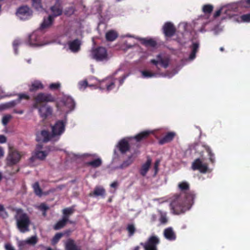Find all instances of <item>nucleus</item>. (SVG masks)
Here are the masks:
<instances>
[{
	"label": "nucleus",
	"instance_id": "obj_1",
	"mask_svg": "<svg viewBox=\"0 0 250 250\" xmlns=\"http://www.w3.org/2000/svg\"><path fill=\"white\" fill-rule=\"evenodd\" d=\"M120 71V70H119L112 76L108 77L101 81L98 80L95 78H92L89 79L88 82L86 80L80 81L78 83L79 89L81 91H83L87 86H89L93 87L94 88H98L101 90L109 92L116 87L119 88L123 83L125 79L129 75V73L124 74L119 78L115 77L116 74Z\"/></svg>",
	"mask_w": 250,
	"mask_h": 250
},
{
	"label": "nucleus",
	"instance_id": "obj_2",
	"mask_svg": "<svg viewBox=\"0 0 250 250\" xmlns=\"http://www.w3.org/2000/svg\"><path fill=\"white\" fill-rule=\"evenodd\" d=\"M195 197V194L193 191L187 194L175 195L170 204L171 212L175 214H179L190 209L193 204Z\"/></svg>",
	"mask_w": 250,
	"mask_h": 250
},
{
	"label": "nucleus",
	"instance_id": "obj_3",
	"mask_svg": "<svg viewBox=\"0 0 250 250\" xmlns=\"http://www.w3.org/2000/svg\"><path fill=\"white\" fill-rule=\"evenodd\" d=\"M204 150L201 154V158H197L192 163L191 167L194 170H198L200 172L205 173L209 171L207 164L205 162L206 160L205 153H207L208 161L211 164H214L215 162V154L211 148L207 145H203Z\"/></svg>",
	"mask_w": 250,
	"mask_h": 250
},
{
	"label": "nucleus",
	"instance_id": "obj_4",
	"mask_svg": "<svg viewBox=\"0 0 250 250\" xmlns=\"http://www.w3.org/2000/svg\"><path fill=\"white\" fill-rule=\"evenodd\" d=\"M158 130V129L146 130L141 132L134 137H125L119 142L117 147L122 153H125L129 149V142L132 139H134L137 142H139L147 138L150 134L154 133L155 131Z\"/></svg>",
	"mask_w": 250,
	"mask_h": 250
},
{
	"label": "nucleus",
	"instance_id": "obj_5",
	"mask_svg": "<svg viewBox=\"0 0 250 250\" xmlns=\"http://www.w3.org/2000/svg\"><path fill=\"white\" fill-rule=\"evenodd\" d=\"M240 6L241 5L239 3H233L222 6L214 13L213 16L214 18H217L220 15H222V19H223L232 18L235 21V18L236 19L237 16L235 14V13Z\"/></svg>",
	"mask_w": 250,
	"mask_h": 250
},
{
	"label": "nucleus",
	"instance_id": "obj_6",
	"mask_svg": "<svg viewBox=\"0 0 250 250\" xmlns=\"http://www.w3.org/2000/svg\"><path fill=\"white\" fill-rule=\"evenodd\" d=\"M56 106L58 111L68 114L74 109L75 103L70 96L63 95L56 101Z\"/></svg>",
	"mask_w": 250,
	"mask_h": 250
},
{
	"label": "nucleus",
	"instance_id": "obj_7",
	"mask_svg": "<svg viewBox=\"0 0 250 250\" xmlns=\"http://www.w3.org/2000/svg\"><path fill=\"white\" fill-rule=\"evenodd\" d=\"M15 218L16 220L17 228L21 232L24 233L29 231L30 221L26 213L21 209H17Z\"/></svg>",
	"mask_w": 250,
	"mask_h": 250
},
{
	"label": "nucleus",
	"instance_id": "obj_8",
	"mask_svg": "<svg viewBox=\"0 0 250 250\" xmlns=\"http://www.w3.org/2000/svg\"><path fill=\"white\" fill-rule=\"evenodd\" d=\"M91 56L97 62H107L111 58L107 50L103 47H99L91 51Z\"/></svg>",
	"mask_w": 250,
	"mask_h": 250
},
{
	"label": "nucleus",
	"instance_id": "obj_9",
	"mask_svg": "<svg viewBox=\"0 0 250 250\" xmlns=\"http://www.w3.org/2000/svg\"><path fill=\"white\" fill-rule=\"evenodd\" d=\"M188 26V24L184 22L181 23L179 25V31L177 35L176 40L181 45H184L187 42H189L190 33L187 30Z\"/></svg>",
	"mask_w": 250,
	"mask_h": 250
},
{
	"label": "nucleus",
	"instance_id": "obj_10",
	"mask_svg": "<svg viewBox=\"0 0 250 250\" xmlns=\"http://www.w3.org/2000/svg\"><path fill=\"white\" fill-rule=\"evenodd\" d=\"M26 44L32 47H38L48 44L44 42L42 39L38 31L32 33L28 36Z\"/></svg>",
	"mask_w": 250,
	"mask_h": 250
},
{
	"label": "nucleus",
	"instance_id": "obj_11",
	"mask_svg": "<svg viewBox=\"0 0 250 250\" xmlns=\"http://www.w3.org/2000/svg\"><path fill=\"white\" fill-rule=\"evenodd\" d=\"M35 102L33 104V108H38L39 104L42 103H52L56 101L55 97L50 93L40 92L34 98Z\"/></svg>",
	"mask_w": 250,
	"mask_h": 250
},
{
	"label": "nucleus",
	"instance_id": "obj_12",
	"mask_svg": "<svg viewBox=\"0 0 250 250\" xmlns=\"http://www.w3.org/2000/svg\"><path fill=\"white\" fill-rule=\"evenodd\" d=\"M179 69H178L177 70L174 69L173 70V72L172 73L167 72L166 73H159L157 72H154L148 69L142 70L140 71V72L142 74V78L145 79L156 78L158 77H167L168 78H171L178 73Z\"/></svg>",
	"mask_w": 250,
	"mask_h": 250
},
{
	"label": "nucleus",
	"instance_id": "obj_13",
	"mask_svg": "<svg viewBox=\"0 0 250 250\" xmlns=\"http://www.w3.org/2000/svg\"><path fill=\"white\" fill-rule=\"evenodd\" d=\"M51 150V149L50 147L43 148L42 146L38 145L35 151L32 154V157L30 158L31 162H33L36 159L40 160H44Z\"/></svg>",
	"mask_w": 250,
	"mask_h": 250
},
{
	"label": "nucleus",
	"instance_id": "obj_14",
	"mask_svg": "<svg viewBox=\"0 0 250 250\" xmlns=\"http://www.w3.org/2000/svg\"><path fill=\"white\" fill-rule=\"evenodd\" d=\"M169 61L170 60L168 56L163 54H159L156 56V59L151 60L150 62L154 64L157 70H159V65L164 68H167L169 65Z\"/></svg>",
	"mask_w": 250,
	"mask_h": 250
},
{
	"label": "nucleus",
	"instance_id": "obj_15",
	"mask_svg": "<svg viewBox=\"0 0 250 250\" xmlns=\"http://www.w3.org/2000/svg\"><path fill=\"white\" fill-rule=\"evenodd\" d=\"M159 243V238L155 236L150 237L147 241L144 243H141L144 250H157V245ZM134 250H139V247H136Z\"/></svg>",
	"mask_w": 250,
	"mask_h": 250
},
{
	"label": "nucleus",
	"instance_id": "obj_16",
	"mask_svg": "<svg viewBox=\"0 0 250 250\" xmlns=\"http://www.w3.org/2000/svg\"><path fill=\"white\" fill-rule=\"evenodd\" d=\"M32 15V10L27 6H22L19 7L16 12V15L18 18L22 21L29 19L31 18Z\"/></svg>",
	"mask_w": 250,
	"mask_h": 250
},
{
	"label": "nucleus",
	"instance_id": "obj_17",
	"mask_svg": "<svg viewBox=\"0 0 250 250\" xmlns=\"http://www.w3.org/2000/svg\"><path fill=\"white\" fill-rule=\"evenodd\" d=\"M65 122L63 121H58L55 124L52 126V137L58 138L64 132L65 130Z\"/></svg>",
	"mask_w": 250,
	"mask_h": 250
},
{
	"label": "nucleus",
	"instance_id": "obj_18",
	"mask_svg": "<svg viewBox=\"0 0 250 250\" xmlns=\"http://www.w3.org/2000/svg\"><path fill=\"white\" fill-rule=\"evenodd\" d=\"M21 157V154L15 150H10L6 158L7 164L12 166L18 164Z\"/></svg>",
	"mask_w": 250,
	"mask_h": 250
},
{
	"label": "nucleus",
	"instance_id": "obj_19",
	"mask_svg": "<svg viewBox=\"0 0 250 250\" xmlns=\"http://www.w3.org/2000/svg\"><path fill=\"white\" fill-rule=\"evenodd\" d=\"M211 21L210 17L208 15H203L197 18L194 21V24L195 25L199 26L201 25V27L199 28V31L201 32H204L206 31L205 29V27Z\"/></svg>",
	"mask_w": 250,
	"mask_h": 250
},
{
	"label": "nucleus",
	"instance_id": "obj_20",
	"mask_svg": "<svg viewBox=\"0 0 250 250\" xmlns=\"http://www.w3.org/2000/svg\"><path fill=\"white\" fill-rule=\"evenodd\" d=\"M35 108L38 109L39 114L42 119H46L51 116L53 112L52 108L50 105L46 104H42L41 106L38 105V108Z\"/></svg>",
	"mask_w": 250,
	"mask_h": 250
},
{
	"label": "nucleus",
	"instance_id": "obj_21",
	"mask_svg": "<svg viewBox=\"0 0 250 250\" xmlns=\"http://www.w3.org/2000/svg\"><path fill=\"white\" fill-rule=\"evenodd\" d=\"M83 156H90L93 159V160L90 161L86 163L87 166H90L92 167H100L102 163V159L98 157L96 154H84L83 155Z\"/></svg>",
	"mask_w": 250,
	"mask_h": 250
},
{
	"label": "nucleus",
	"instance_id": "obj_22",
	"mask_svg": "<svg viewBox=\"0 0 250 250\" xmlns=\"http://www.w3.org/2000/svg\"><path fill=\"white\" fill-rule=\"evenodd\" d=\"M163 32L167 38L172 37L175 31L173 24L170 22H166L163 27Z\"/></svg>",
	"mask_w": 250,
	"mask_h": 250
},
{
	"label": "nucleus",
	"instance_id": "obj_23",
	"mask_svg": "<svg viewBox=\"0 0 250 250\" xmlns=\"http://www.w3.org/2000/svg\"><path fill=\"white\" fill-rule=\"evenodd\" d=\"M191 52L189 55L188 58L186 60L187 61H192L196 57V53L198 51L199 47V42L198 41L193 42L191 41Z\"/></svg>",
	"mask_w": 250,
	"mask_h": 250
},
{
	"label": "nucleus",
	"instance_id": "obj_24",
	"mask_svg": "<svg viewBox=\"0 0 250 250\" xmlns=\"http://www.w3.org/2000/svg\"><path fill=\"white\" fill-rule=\"evenodd\" d=\"M53 138L50 135L48 131L42 130L37 134L36 140L38 142H47Z\"/></svg>",
	"mask_w": 250,
	"mask_h": 250
},
{
	"label": "nucleus",
	"instance_id": "obj_25",
	"mask_svg": "<svg viewBox=\"0 0 250 250\" xmlns=\"http://www.w3.org/2000/svg\"><path fill=\"white\" fill-rule=\"evenodd\" d=\"M68 45L70 50L73 53H76L80 50L81 42L80 40L76 39L69 42Z\"/></svg>",
	"mask_w": 250,
	"mask_h": 250
},
{
	"label": "nucleus",
	"instance_id": "obj_26",
	"mask_svg": "<svg viewBox=\"0 0 250 250\" xmlns=\"http://www.w3.org/2000/svg\"><path fill=\"white\" fill-rule=\"evenodd\" d=\"M176 133L174 132H169L167 133L163 137L160 139L159 144L164 145L172 141L175 136Z\"/></svg>",
	"mask_w": 250,
	"mask_h": 250
},
{
	"label": "nucleus",
	"instance_id": "obj_27",
	"mask_svg": "<svg viewBox=\"0 0 250 250\" xmlns=\"http://www.w3.org/2000/svg\"><path fill=\"white\" fill-rule=\"evenodd\" d=\"M43 88L44 85L40 81L35 80L31 83L29 90L30 92H34Z\"/></svg>",
	"mask_w": 250,
	"mask_h": 250
},
{
	"label": "nucleus",
	"instance_id": "obj_28",
	"mask_svg": "<svg viewBox=\"0 0 250 250\" xmlns=\"http://www.w3.org/2000/svg\"><path fill=\"white\" fill-rule=\"evenodd\" d=\"M54 20L53 16H48V17L44 18L41 25L40 29L44 30L50 27L52 24Z\"/></svg>",
	"mask_w": 250,
	"mask_h": 250
},
{
	"label": "nucleus",
	"instance_id": "obj_29",
	"mask_svg": "<svg viewBox=\"0 0 250 250\" xmlns=\"http://www.w3.org/2000/svg\"><path fill=\"white\" fill-rule=\"evenodd\" d=\"M164 234L165 237L169 241H173L176 239V235L172 228L166 229L164 230Z\"/></svg>",
	"mask_w": 250,
	"mask_h": 250
},
{
	"label": "nucleus",
	"instance_id": "obj_30",
	"mask_svg": "<svg viewBox=\"0 0 250 250\" xmlns=\"http://www.w3.org/2000/svg\"><path fill=\"white\" fill-rule=\"evenodd\" d=\"M151 164V159L150 158H147L146 162L142 166L140 170V174L142 176H145Z\"/></svg>",
	"mask_w": 250,
	"mask_h": 250
},
{
	"label": "nucleus",
	"instance_id": "obj_31",
	"mask_svg": "<svg viewBox=\"0 0 250 250\" xmlns=\"http://www.w3.org/2000/svg\"><path fill=\"white\" fill-rule=\"evenodd\" d=\"M105 190L103 187H102L101 186H96L93 192L92 193H90L89 194V196H94L95 197L100 196L104 197V196L105 195Z\"/></svg>",
	"mask_w": 250,
	"mask_h": 250
},
{
	"label": "nucleus",
	"instance_id": "obj_32",
	"mask_svg": "<svg viewBox=\"0 0 250 250\" xmlns=\"http://www.w3.org/2000/svg\"><path fill=\"white\" fill-rule=\"evenodd\" d=\"M136 158V155L132 154L130 156H128L127 159L119 167L117 168H124L130 166L134 161Z\"/></svg>",
	"mask_w": 250,
	"mask_h": 250
},
{
	"label": "nucleus",
	"instance_id": "obj_33",
	"mask_svg": "<svg viewBox=\"0 0 250 250\" xmlns=\"http://www.w3.org/2000/svg\"><path fill=\"white\" fill-rule=\"evenodd\" d=\"M50 10L52 14L49 16H53V19L60 16L62 14V7L53 5L51 7Z\"/></svg>",
	"mask_w": 250,
	"mask_h": 250
},
{
	"label": "nucleus",
	"instance_id": "obj_34",
	"mask_svg": "<svg viewBox=\"0 0 250 250\" xmlns=\"http://www.w3.org/2000/svg\"><path fill=\"white\" fill-rule=\"evenodd\" d=\"M65 245L66 250H81V249L76 245L73 240H68L66 241Z\"/></svg>",
	"mask_w": 250,
	"mask_h": 250
},
{
	"label": "nucleus",
	"instance_id": "obj_35",
	"mask_svg": "<svg viewBox=\"0 0 250 250\" xmlns=\"http://www.w3.org/2000/svg\"><path fill=\"white\" fill-rule=\"evenodd\" d=\"M16 102L15 100H13L4 104H0V111L6 110L15 106L17 105Z\"/></svg>",
	"mask_w": 250,
	"mask_h": 250
},
{
	"label": "nucleus",
	"instance_id": "obj_36",
	"mask_svg": "<svg viewBox=\"0 0 250 250\" xmlns=\"http://www.w3.org/2000/svg\"><path fill=\"white\" fill-rule=\"evenodd\" d=\"M139 39V38H138ZM139 40L142 42V43L145 45L146 46L154 47L156 45L155 41L152 39L141 38Z\"/></svg>",
	"mask_w": 250,
	"mask_h": 250
},
{
	"label": "nucleus",
	"instance_id": "obj_37",
	"mask_svg": "<svg viewBox=\"0 0 250 250\" xmlns=\"http://www.w3.org/2000/svg\"><path fill=\"white\" fill-rule=\"evenodd\" d=\"M118 36V34L116 31L111 30L106 33L105 37L107 41H113L117 38Z\"/></svg>",
	"mask_w": 250,
	"mask_h": 250
},
{
	"label": "nucleus",
	"instance_id": "obj_38",
	"mask_svg": "<svg viewBox=\"0 0 250 250\" xmlns=\"http://www.w3.org/2000/svg\"><path fill=\"white\" fill-rule=\"evenodd\" d=\"M235 21L238 22H250V14H245L241 16H237L235 18Z\"/></svg>",
	"mask_w": 250,
	"mask_h": 250
},
{
	"label": "nucleus",
	"instance_id": "obj_39",
	"mask_svg": "<svg viewBox=\"0 0 250 250\" xmlns=\"http://www.w3.org/2000/svg\"><path fill=\"white\" fill-rule=\"evenodd\" d=\"M32 6L37 11L42 12L43 8L41 2V0H32Z\"/></svg>",
	"mask_w": 250,
	"mask_h": 250
},
{
	"label": "nucleus",
	"instance_id": "obj_40",
	"mask_svg": "<svg viewBox=\"0 0 250 250\" xmlns=\"http://www.w3.org/2000/svg\"><path fill=\"white\" fill-rule=\"evenodd\" d=\"M122 37L123 38H125V37H128V38H129L125 42V45L128 48H130V47H131L132 46H133L134 45V44H135V42H134L135 39L133 38V36H131L130 35H129V34H126L125 35L123 36Z\"/></svg>",
	"mask_w": 250,
	"mask_h": 250
},
{
	"label": "nucleus",
	"instance_id": "obj_41",
	"mask_svg": "<svg viewBox=\"0 0 250 250\" xmlns=\"http://www.w3.org/2000/svg\"><path fill=\"white\" fill-rule=\"evenodd\" d=\"M68 221V220L67 219L66 217L64 216L63 217L62 219L60 220L54 227V229L55 230H58L61 229V228H63L66 223Z\"/></svg>",
	"mask_w": 250,
	"mask_h": 250
},
{
	"label": "nucleus",
	"instance_id": "obj_42",
	"mask_svg": "<svg viewBox=\"0 0 250 250\" xmlns=\"http://www.w3.org/2000/svg\"><path fill=\"white\" fill-rule=\"evenodd\" d=\"M213 7L211 4H206L203 6L202 10L204 12V15H209L210 17V14L213 10Z\"/></svg>",
	"mask_w": 250,
	"mask_h": 250
},
{
	"label": "nucleus",
	"instance_id": "obj_43",
	"mask_svg": "<svg viewBox=\"0 0 250 250\" xmlns=\"http://www.w3.org/2000/svg\"><path fill=\"white\" fill-rule=\"evenodd\" d=\"M30 99V96L27 93H21L18 95V99L15 100L16 101V104H19L22 99L29 100Z\"/></svg>",
	"mask_w": 250,
	"mask_h": 250
},
{
	"label": "nucleus",
	"instance_id": "obj_44",
	"mask_svg": "<svg viewBox=\"0 0 250 250\" xmlns=\"http://www.w3.org/2000/svg\"><path fill=\"white\" fill-rule=\"evenodd\" d=\"M12 118V116L10 114H6L3 116L1 120L2 125L4 126H6L7 124Z\"/></svg>",
	"mask_w": 250,
	"mask_h": 250
},
{
	"label": "nucleus",
	"instance_id": "obj_45",
	"mask_svg": "<svg viewBox=\"0 0 250 250\" xmlns=\"http://www.w3.org/2000/svg\"><path fill=\"white\" fill-rule=\"evenodd\" d=\"M178 187L181 190L184 191L188 189L189 184L188 182L184 181L179 183Z\"/></svg>",
	"mask_w": 250,
	"mask_h": 250
},
{
	"label": "nucleus",
	"instance_id": "obj_46",
	"mask_svg": "<svg viewBox=\"0 0 250 250\" xmlns=\"http://www.w3.org/2000/svg\"><path fill=\"white\" fill-rule=\"evenodd\" d=\"M21 44V41L20 39H16L13 43V48L15 54H18V47Z\"/></svg>",
	"mask_w": 250,
	"mask_h": 250
},
{
	"label": "nucleus",
	"instance_id": "obj_47",
	"mask_svg": "<svg viewBox=\"0 0 250 250\" xmlns=\"http://www.w3.org/2000/svg\"><path fill=\"white\" fill-rule=\"evenodd\" d=\"M33 188L34 189V191L36 195L38 196H41L42 194V190L39 187V185L38 183H35L33 185Z\"/></svg>",
	"mask_w": 250,
	"mask_h": 250
},
{
	"label": "nucleus",
	"instance_id": "obj_48",
	"mask_svg": "<svg viewBox=\"0 0 250 250\" xmlns=\"http://www.w3.org/2000/svg\"><path fill=\"white\" fill-rule=\"evenodd\" d=\"M73 212V209L72 208H66L63 209V217H66L67 219L68 220L69 216Z\"/></svg>",
	"mask_w": 250,
	"mask_h": 250
},
{
	"label": "nucleus",
	"instance_id": "obj_49",
	"mask_svg": "<svg viewBox=\"0 0 250 250\" xmlns=\"http://www.w3.org/2000/svg\"><path fill=\"white\" fill-rule=\"evenodd\" d=\"M61 86V84L59 82L50 83L48 88L51 90H56L59 89Z\"/></svg>",
	"mask_w": 250,
	"mask_h": 250
},
{
	"label": "nucleus",
	"instance_id": "obj_50",
	"mask_svg": "<svg viewBox=\"0 0 250 250\" xmlns=\"http://www.w3.org/2000/svg\"><path fill=\"white\" fill-rule=\"evenodd\" d=\"M161 217L160 218V221L162 224H166L167 222V213L166 212L162 211H159Z\"/></svg>",
	"mask_w": 250,
	"mask_h": 250
},
{
	"label": "nucleus",
	"instance_id": "obj_51",
	"mask_svg": "<svg viewBox=\"0 0 250 250\" xmlns=\"http://www.w3.org/2000/svg\"><path fill=\"white\" fill-rule=\"evenodd\" d=\"M75 12V8L73 6L66 8L64 11V14L67 16H70L74 14Z\"/></svg>",
	"mask_w": 250,
	"mask_h": 250
},
{
	"label": "nucleus",
	"instance_id": "obj_52",
	"mask_svg": "<svg viewBox=\"0 0 250 250\" xmlns=\"http://www.w3.org/2000/svg\"><path fill=\"white\" fill-rule=\"evenodd\" d=\"M37 242V238L36 236H33L25 240L26 243L34 245Z\"/></svg>",
	"mask_w": 250,
	"mask_h": 250
},
{
	"label": "nucleus",
	"instance_id": "obj_53",
	"mask_svg": "<svg viewBox=\"0 0 250 250\" xmlns=\"http://www.w3.org/2000/svg\"><path fill=\"white\" fill-rule=\"evenodd\" d=\"M62 234L61 233H57L52 240V245L56 244L59 241V240L60 239V238L62 237Z\"/></svg>",
	"mask_w": 250,
	"mask_h": 250
},
{
	"label": "nucleus",
	"instance_id": "obj_54",
	"mask_svg": "<svg viewBox=\"0 0 250 250\" xmlns=\"http://www.w3.org/2000/svg\"><path fill=\"white\" fill-rule=\"evenodd\" d=\"M38 208L43 212V215L46 216V211L49 208L45 204H42L38 207Z\"/></svg>",
	"mask_w": 250,
	"mask_h": 250
},
{
	"label": "nucleus",
	"instance_id": "obj_55",
	"mask_svg": "<svg viewBox=\"0 0 250 250\" xmlns=\"http://www.w3.org/2000/svg\"><path fill=\"white\" fill-rule=\"evenodd\" d=\"M8 216L7 213L5 210L3 206L0 204V217L3 218H6Z\"/></svg>",
	"mask_w": 250,
	"mask_h": 250
},
{
	"label": "nucleus",
	"instance_id": "obj_56",
	"mask_svg": "<svg viewBox=\"0 0 250 250\" xmlns=\"http://www.w3.org/2000/svg\"><path fill=\"white\" fill-rule=\"evenodd\" d=\"M239 4L241 7L250 8V0H243L239 2Z\"/></svg>",
	"mask_w": 250,
	"mask_h": 250
},
{
	"label": "nucleus",
	"instance_id": "obj_57",
	"mask_svg": "<svg viewBox=\"0 0 250 250\" xmlns=\"http://www.w3.org/2000/svg\"><path fill=\"white\" fill-rule=\"evenodd\" d=\"M127 230H128L129 235H132L135 230V228L133 224H129L127 227Z\"/></svg>",
	"mask_w": 250,
	"mask_h": 250
},
{
	"label": "nucleus",
	"instance_id": "obj_58",
	"mask_svg": "<svg viewBox=\"0 0 250 250\" xmlns=\"http://www.w3.org/2000/svg\"><path fill=\"white\" fill-rule=\"evenodd\" d=\"M149 56L148 53L147 52L144 51H140L139 56H140V61H142L143 60L146 59Z\"/></svg>",
	"mask_w": 250,
	"mask_h": 250
},
{
	"label": "nucleus",
	"instance_id": "obj_59",
	"mask_svg": "<svg viewBox=\"0 0 250 250\" xmlns=\"http://www.w3.org/2000/svg\"><path fill=\"white\" fill-rule=\"evenodd\" d=\"M160 163V160L159 159L157 160L154 164V169L155 170L154 175H156L158 171V167Z\"/></svg>",
	"mask_w": 250,
	"mask_h": 250
},
{
	"label": "nucleus",
	"instance_id": "obj_60",
	"mask_svg": "<svg viewBox=\"0 0 250 250\" xmlns=\"http://www.w3.org/2000/svg\"><path fill=\"white\" fill-rule=\"evenodd\" d=\"M7 141L6 137L3 135H0V144H4Z\"/></svg>",
	"mask_w": 250,
	"mask_h": 250
},
{
	"label": "nucleus",
	"instance_id": "obj_61",
	"mask_svg": "<svg viewBox=\"0 0 250 250\" xmlns=\"http://www.w3.org/2000/svg\"><path fill=\"white\" fill-rule=\"evenodd\" d=\"M5 248L6 250H14L13 246L10 244H6L5 245Z\"/></svg>",
	"mask_w": 250,
	"mask_h": 250
},
{
	"label": "nucleus",
	"instance_id": "obj_62",
	"mask_svg": "<svg viewBox=\"0 0 250 250\" xmlns=\"http://www.w3.org/2000/svg\"><path fill=\"white\" fill-rule=\"evenodd\" d=\"M222 30V29L221 28H220L219 27H217L215 28L214 30V33L215 34H218L220 32H221Z\"/></svg>",
	"mask_w": 250,
	"mask_h": 250
},
{
	"label": "nucleus",
	"instance_id": "obj_63",
	"mask_svg": "<svg viewBox=\"0 0 250 250\" xmlns=\"http://www.w3.org/2000/svg\"><path fill=\"white\" fill-rule=\"evenodd\" d=\"M118 186V183L117 181H114L111 184L110 187L113 188H116Z\"/></svg>",
	"mask_w": 250,
	"mask_h": 250
},
{
	"label": "nucleus",
	"instance_id": "obj_64",
	"mask_svg": "<svg viewBox=\"0 0 250 250\" xmlns=\"http://www.w3.org/2000/svg\"><path fill=\"white\" fill-rule=\"evenodd\" d=\"M4 155V151L1 146H0V159L3 157Z\"/></svg>",
	"mask_w": 250,
	"mask_h": 250
}]
</instances>
